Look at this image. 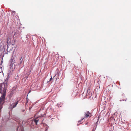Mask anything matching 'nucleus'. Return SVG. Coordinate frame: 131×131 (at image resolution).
Instances as JSON below:
<instances>
[{
	"instance_id": "f257e3e1",
	"label": "nucleus",
	"mask_w": 131,
	"mask_h": 131,
	"mask_svg": "<svg viewBox=\"0 0 131 131\" xmlns=\"http://www.w3.org/2000/svg\"><path fill=\"white\" fill-rule=\"evenodd\" d=\"M7 87V81H6L0 84V93H6Z\"/></svg>"
},
{
	"instance_id": "f03ea898",
	"label": "nucleus",
	"mask_w": 131,
	"mask_h": 131,
	"mask_svg": "<svg viewBox=\"0 0 131 131\" xmlns=\"http://www.w3.org/2000/svg\"><path fill=\"white\" fill-rule=\"evenodd\" d=\"M18 101H17L15 103L11 104L9 107L8 109L12 110L14 108L16 107V105L18 103Z\"/></svg>"
},
{
	"instance_id": "7ed1b4c3",
	"label": "nucleus",
	"mask_w": 131,
	"mask_h": 131,
	"mask_svg": "<svg viewBox=\"0 0 131 131\" xmlns=\"http://www.w3.org/2000/svg\"><path fill=\"white\" fill-rule=\"evenodd\" d=\"M119 97L120 99V101H126L127 100V99L126 98L125 95L124 94H121L120 95Z\"/></svg>"
},
{
	"instance_id": "20e7f679",
	"label": "nucleus",
	"mask_w": 131,
	"mask_h": 131,
	"mask_svg": "<svg viewBox=\"0 0 131 131\" xmlns=\"http://www.w3.org/2000/svg\"><path fill=\"white\" fill-rule=\"evenodd\" d=\"M2 94V95L0 98V104L2 105L1 102H2L5 100L6 93H1Z\"/></svg>"
},
{
	"instance_id": "39448f33",
	"label": "nucleus",
	"mask_w": 131,
	"mask_h": 131,
	"mask_svg": "<svg viewBox=\"0 0 131 131\" xmlns=\"http://www.w3.org/2000/svg\"><path fill=\"white\" fill-rule=\"evenodd\" d=\"M84 115L85 117L89 116H90V117H91V114L89 111H86V112H85Z\"/></svg>"
},
{
	"instance_id": "423d86ee",
	"label": "nucleus",
	"mask_w": 131,
	"mask_h": 131,
	"mask_svg": "<svg viewBox=\"0 0 131 131\" xmlns=\"http://www.w3.org/2000/svg\"><path fill=\"white\" fill-rule=\"evenodd\" d=\"M39 117V116L38 117H37L35 119H34V122H35V123L36 124V125H37V122L39 120L38 118Z\"/></svg>"
},
{
	"instance_id": "0eeeda50",
	"label": "nucleus",
	"mask_w": 131,
	"mask_h": 131,
	"mask_svg": "<svg viewBox=\"0 0 131 131\" xmlns=\"http://www.w3.org/2000/svg\"><path fill=\"white\" fill-rule=\"evenodd\" d=\"M17 131H24L23 128L21 127H19L17 128Z\"/></svg>"
},
{
	"instance_id": "6e6552de",
	"label": "nucleus",
	"mask_w": 131,
	"mask_h": 131,
	"mask_svg": "<svg viewBox=\"0 0 131 131\" xmlns=\"http://www.w3.org/2000/svg\"><path fill=\"white\" fill-rule=\"evenodd\" d=\"M9 40H10V39H9L8 38V39H7V43L8 42V41H9Z\"/></svg>"
},
{
	"instance_id": "1a4fd4ad",
	"label": "nucleus",
	"mask_w": 131,
	"mask_h": 131,
	"mask_svg": "<svg viewBox=\"0 0 131 131\" xmlns=\"http://www.w3.org/2000/svg\"><path fill=\"white\" fill-rule=\"evenodd\" d=\"M52 78H51L50 79V80H49V82L51 80H52Z\"/></svg>"
},
{
	"instance_id": "9d476101",
	"label": "nucleus",
	"mask_w": 131,
	"mask_h": 131,
	"mask_svg": "<svg viewBox=\"0 0 131 131\" xmlns=\"http://www.w3.org/2000/svg\"><path fill=\"white\" fill-rule=\"evenodd\" d=\"M22 111L23 112H24L25 111L24 110H22Z\"/></svg>"
},
{
	"instance_id": "9b49d317",
	"label": "nucleus",
	"mask_w": 131,
	"mask_h": 131,
	"mask_svg": "<svg viewBox=\"0 0 131 131\" xmlns=\"http://www.w3.org/2000/svg\"><path fill=\"white\" fill-rule=\"evenodd\" d=\"M108 90L109 91H110L111 90V89H109V88L108 89Z\"/></svg>"
},
{
	"instance_id": "f8f14e48",
	"label": "nucleus",
	"mask_w": 131,
	"mask_h": 131,
	"mask_svg": "<svg viewBox=\"0 0 131 131\" xmlns=\"http://www.w3.org/2000/svg\"><path fill=\"white\" fill-rule=\"evenodd\" d=\"M84 118H84H84H83L82 119V120H83V119Z\"/></svg>"
},
{
	"instance_id": "ddd939ff",
	"label": "nucleus",
	"mask_w": 131,
	"mask_h": 131,
	"mask_svg": "<svg viewBox=\"0 0 131 131\" xmlns=\"http://www.w3.org/2000/svg\"><path fill=\"white\" fill-rule=\"evenodd\" d=\"M44 116V115H41V116Z\"/></svg>"
},
{
	"instance_id": "4468645a",
	"label": "nucleus",
	"mask_w": 131,
	"mask_h": 131,
	"mask_svg": "<svg viewBox=\"0 0 131 131\" xmlns=\"http://www.w3.org/2000/svg\"><path fill=\"white\" fill-rule=\"evenodd\" d=\"M30 74V73H29L28 74V75H29Z\"/></svg>"
},
{
	"instance_id": "2eb2a0df",
	"label": "nucleus",
	"mask_w": 131,
	"mask_h": 131,
	"mask_svg": "<svg viewBox=\"0 0 131 131\" xmlns=\"http://www.w3.org/2000/svg\"><path fill=\"white\" fill-rule=\"evenodd\" d=\"M21 59H22V57H21V58H20V60H21Z\"/></svg>"
}]
</instances>
